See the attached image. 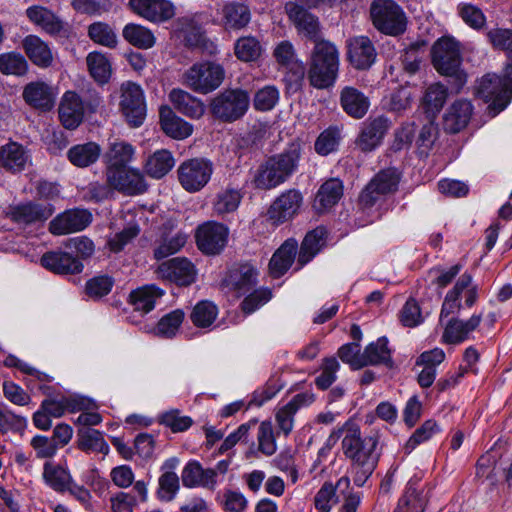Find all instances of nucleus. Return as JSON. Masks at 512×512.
<instances>
[{
	"mask_svg": "<svg viewBox=\"0 0 512 512\" xmlns=\"http://www.w3.org/2000/svg\"><path fill=\"white\" fill-rule=\"evenodd\" d=\"M400 173L395 168L379 171L360 194L359 202L363 207H372L382 197L397 191Z\"/></svg>",
	"mask_w": 512,
	"mask_h": 512,
	"instance_id": "8",
	"label": "nucleus"
},
{
	"mask_svg": "<svg viewBox=\"0 0 512 512\" xmlns=\"http://www.w3.org/2000/svg\"><path fill=\"white\" fill-rule=\"evenodd\" d=\"M177 173L181 186L187 192H198L211 179L213 164L206 159L194 158L181 163Z\"/></svg>",
	"mask_w": 512,
	"mask_h": 512,
	"instance_id": "11",
	"label": "nucleus"
},
{
	"mask_svg": "<svg viewBox=\"0 0 512 512\" xmlns=\"http://www.w3.org/2000/svg\"><path fill=\"white\" fill-rule=\"evenodd\" d=\"M165 291L155 284H147L131 291L129 295V303L134 310L141 314L151 312L156 303L164 296Z\"/></svg>",
	"mask_w": 512,
	"mask_h": 512,
	"instance_id": "30",
	"label": "nucleus"
},
{
	"mask_svg": "<svg viewBox=\"0 0 512 512\" xmlns=\"http://www.w3.org/2000/svg\"><path fill=\"white\" fill-rule=\"evenodd\" d=\"M78 447L82 451L108 454L109 445L103 434L95 429L82 428L78 431Z\"/></svg>",
	"mask_w": 512,
	"mask_h": 512,
	"instance_id": "50",
	"label": "nucleus"
},
{
	"mask_svg": "<svg viewBox=\"0 0 512 512\" xmlns=\"http://www.w3.org/2000/svg\"><path fill=\"white\" fill-rule=\"evenodd\" d=\"M41 264L56 274H77L83 270L82 262L68 252L52 251L41 257Z\"/></svg>",
	"mask_w": 512,
	"mask_h": 512,
	"instance_id": "29",
	"label": "nucleus"
},
{
	"mask_svg": "<svg viewBox=\"0 0 512 512\" xmlns=\"http://www.w3.org/2000/svg\"><path fill=\"white\" fill-rule=\"evenodd\" d=\"M222 24L226 30H240L251 20V12L247 5L229 2L222 7Z\"/></svg>",
	"mask_w": 512,
	"mask_h": 512,
	"instance_id": "38",
	"label": "nucleus"
},
{
	"mask_svg": "<svg viewBox=\"0 0 512 512\" xmlns=\"http://www.w3.org/2000/svg\"><path fill=\"white\" fill-rule=\"evenodd\" d=\"M476 94L496 113L504 110L512 99V89L502 81L501 76L488 73L484 75L476 86Z\"/></svg>",
	"mask_w": 512,
	"mask_h": 512,
	"instance_id": "10",
	"label": "nucleus"
},
{
	"mask_svg": "<svg viewBox=\"0 0 512 512\" xmlns=\"http://www.w3.org/2000/svg\"><path fill=\"white\" fill-rule=\"evenodd\" d=\"M339 71V51L327 40L317 41L314 45L309 62L307 78L316 89H327L336 82Z\"/></svg>",
	"mask_w": 512,
	"mask_h": 512,
	"instance_id": "2",
	"label": "nucleus"
},
{
	"mask_svg": "<svg viewBox=\"0 0 512 512\" xmlns=\"http://www.w3.org/2000/svg\"><path fill=\"white\" fill-rule=\"evenodd\" d=\"M88 35L95 43L115 48L117 45V35L110 25L103 22L92 23L88 28Z\"/></svg>",
	"mask_w": 512,
	"mask_h": 512,
	"instance_id": "58",
	"label": "nucleus"
},
{
	"mask_svg": "<svg viewBox=\"0 0 512 512\" xmlns=\"http://www.w3.org/2000/svg\"><path fill=\"white\" fill-rule=\"evenodd\" d=\"M86 62L90 75L96 82L105 84L109 81L112 69L110 61L104 54L91 52L87 55Z\"/></svg>",
	"mask_w": 512,
	"mask_h": 512,
	"instance_id": "51",
	"label": "nucleus"
},
{
	"mask_svg": "<svg viewBox=\"0 0 512 512\" xmlns=\"http://www.w3.org/2000/svg\"><path fill=\"white\" fill-rule=\"evenodd\" d=\"M129 5L137 15L150 22H165L175 15V7L169 0H129Z\"/></svg>",
	"mask_w": 512,
	"mask_h": 512,
	"instance_id": "22",
	"label": "nucleus"
},
{
	"mask_svg": "<svg viewBox=\"0 0 512 512\" xmlns=\"http://www.w3.org/2000/svg\"><path fill=\"white\" fill-rule=\"evenodd\" d=\"M301 152V143L295 140L282 152L268 157L255 171V187L271 190L285 183L297 171Z\"/></svg>",
	"mask_w": 512,
	"mask_h": 512,
	"instance_id": "1",
	"label": "nucleus"
},
{
	"mask_svg": "<svg viewBox=\"0 0 512 512\" xmlns=\"http://www.w3.org/2000/svg\"><path fill=\"white\" fill-rule=\"evenodd\" d=\"M365 366L384 364L392 365L391 351L388 348V339L380 337L376 342L370 343L363 352Z\"/></svg>",
	"mask_w": 512,
	"mask_h": 512,
	"instance_id": "46",
	"label": "nucleus"
},
{
	"mask_svg": "<svg viewBox=\"0 0 512 512\" xmlns=\"http://www.w3.org/2000/svg\"><path fill=\"white\" fill-rule=\"evenodd\" d=\"M341 133L338 127H329L324 130L316 139L315 151L323 156L334 152L340 142Z\"/></svg>",
	"mask_w": 512,
	"mask_h": 512,
	"instance_id": "62",
	"label": "nucleus"
},
{
	"mask_svg": "<svg viewBox=\"0 0 512 512\" xmlns=\"http://www.w3.org/2000/svg\"><path fill=\"white\" fill-rule=\"evenodd\" d=\"M100 105V98L84 100L74 91H66L61 97L58 116L65 129L75 130L83 122L87 112L93 113Z\"/></svg>",
	"mask_w": 512,
	"mask_h": 512,
	"instance_id": "6",
	"label": "nucleus"
},
{
	"mask_svg": "<svg viewBox=\"0 0 512 512\" xmlns=\"http://www.w3.org/2000/svg\"><path fill=\"white\" fill-rule=\"evenodd\" d=\"M285 10L300 34L315 43L323 40L320 39V23L315 15L296 2L286 3Z\"/></svg>",
	"mask_w": 512,
	"mask_h": 512,
	"instance_id": "20",
	"label": "nucleus"
},
{
	"mask_svg": "<svg viewBox=\"0 0 512 512\" xmlns=\"http://www.w3.org/2000/svg\"><path fill=\"white\" fill-rule=\"evenodd\" d=\"M123 37L131 45L139 49H150L156 42V38L150 29L133 23L127 24L124 27Z\"/></svg>",
	"mask_w": 512,
	"mask_h": 512,
	"instance_id": "48",
	"label": "nucleus"
},
{
	"mask_svg": "<svg viewBox=\"0 0 512 512\" xmlns=\"http://www.w3.org/2000/svg\"><path fill=\"white\" fill-rule=\"evenodd\" d=\"M482 315H472L467 321L451 318L443 332L442 339L447 344H459L468 338L480 324Z\"/></svg>",
	"mask_w": 512,
	"mask_h": 512,
	"instance_id": "32",
	"label": "nucleus"
},
{
	"mask_svg": "<svg viewBox=\"0 0 512 512\" xmlns=\"http://www.w3.org/2000/svg\"><path fill=\"white\" fill-rule=\"evenodd\" d=\"M54 88L43 81L28 83L23 90V98L27 104L41 111H49L55 104Z\"/></svg>",
	"mask_w": 512,
	"mask_h": 512,
	"instance_id": "27",
	"label": "nucleus"
},
{
	"mask_svg": "<svg viewBox=\"0 0 512 512\" xmlns=\"http://www.w3.org/2000/svg\"><path fill=\"white\" fill-rule=\"evenodd\" d=\"M343 186L338 179L326 181L318 190L316 204L323 209L334 206L342 197Z\"/></svg>",
	"mask_w": 512,
	"mask_h": 512,
	"instance_id": "54",
	"label": "nucleus"
},
{
	"mask_svg": "<svg viewBox=\"0 0 512 512\" xmlns=\"http://www.w3.org/2000/svg\"><path fill=\"white\" fill-rule=\"evenodd\" d=\"M298 243L294 239H287L273 254L270 263V274L274 278L283 276L294 262Z\"/></svg>",
	"mask_w": 512,
	"mask_h": 512,
	"instance_id": "35",
	"label": "nucleus"
},
{
	"mask_svg": "<svg viewBox=\"0 0 512 512\" xmlns=\"http://www.w3.org/2000/svg\"><path fill=\"white\" fill-rule=\"evenodd\" d=\"M179 489L180 481L178 475L174 471H165L158 479L156 495L159 500L170 502L176 497Z\"/></svg>",
	"mask_w": 512,
	"mask_h": 512,
	"instance_id": "56",
	"label": "nucleus"
},
{
	"mask_svg": "<svg viewBox=\"0 0 512 512\" xmlns=\"http://www.w3.org/2000/svg\"><path fill=\"white\" fill-rule=\"evenodd\" d=\"M242 194L239 189L227 187L219 191L213 201L214 213L219 216L233 213L241 203Z\"/></svg>",
	"mask_w": 512,
	"mask_h": 512,
	"instance_id": "47",
	"label": "nucleus"
},
{
	"mask_svg": "<svg viewBox=\"0 0 512 512\" xmlns=\"http://www.w3.org/2000/svg\"><path fill=\"white\" fill-rule=\"evenodd\" d=\"M369 11L372 24L379 32L399 36L406 31L407 17L396 1L373 0Z\"/></svg>",
	"mask_w": 512,
	"mask_h": 512,
	"instance_id": "4",
	"label": "nucleus"
},
{
	"mask_svg": "<svg viewBox=\"0 0 512 512\" xmlns=\"http://www.w3.org/2000/svg\"><path fill=\"white\" fill-rule=\"evenodd\" d=\"M472 276L470 274H462L456 281L454 287L447 292L442 304L440 319L448 317L458 312L461 308L460 296L471 284Z\"/></svg>",
	"mask_w": 512,
	"mask_h": 512,
	"instance_id": "42",
	"label": "nucleus"
},
{
	"mask_svg": "<svg viewBox=\"0 0 512 512\" xmlns=\"http://www.w3.org/2000/svg\"><path fill=\"white\" fill-rule=\"evenodd\" d=\"M31 22L40 26L49 34H58L63 29L62 21L50 10L41 6H32L26 10Z\"/></svg>",
	"mask_w": 512,
	"mask_h": 512,
	"instance_id": "43",
	"label": "nucleus"
},
{
	"mask_svg": "<svg viewBox=\"0 0 512 512\" xmlns=\"http://www.w3.org/2000/svg\"><path fill=\"white\" fill-rule=\"evenodd\" d=\"M29 151L22 144L10 141L0 147V167L9 173H20L30 163Z\"/></svg>",
	"mask_w": 512,
	"mask_h": 512,
	"instance_id": "25",
	"label": "nucleus"
},
{
	"mask_svg": "<svg viewBox=\"0 0 512 512\" xmlns=\"http://www.w3.org/2000/svg\"><path fill=\"white\" fill-rule=\"evenodd\" d=\"M258 450L265 456H272L277 450L274 429L270 421L260 423L257 432Z\"/></svg>",
	"mask_w": 512,
	"mask_h": 512,
	"instance_id": "61",
	"label": "nucleus"
},
{
	"mask_svg": "<svg viewBox=\"0 0 512 512\" xmlns=\"http://www.w3.org/2000/svg\"><path fill=\"white\" fill-rule=\"evenodd\" d=\"M303 204V195L297 189L282 192L271 204L267 215L274 224H282L293 219Z\"/></svg>",
	"mask_w": 512,
	"mask_h": 512,
	"instance_id": "15",
	"label": "nucleus"
},
{
	"mask_svg": "<svg viewBox=\"0 0 512 512\" xmlns=\"http://www.w3.org/2000/svg\"><path fill=\"white\" fill-rule=\"evenodd\" d=\"M43 478L45 483L56 492H65L73 479L67 469L51 462L44 464Z\"/></svg>",
	"mask_w": 512,
	"mask_h": 512,
	"instance_id": "45",
	"label": "nucleus"
},
{
	"mask_svg": "<svg viewBox=\"0 0 512 512\" xmlns=\"http://www.w3.org/2000/svg\"><path fill=\"white\" fill-rule=\"evenodd\" d=\"M340 105L350 117L361 119L366 115L370 103L363 92L352 86H345L340 92Z\"/></svg>",
	"mask_w": 512,
	"mask_h": 512,
	"instance_id": "33",
	"label": "nucleus"
},
{
	"mask_svg": "<svg viewBox=\"0 0 512 512\" xmlns=\"http://www.w3.org/2000/svg\"><path fill=\"white\" fill-rule=\"evenodd\" d=\"M399 320L405 327H416L420 325L424 318L421 308L415 299H408L399 312Z\"/></svg>",
	"mask_w": 512,
	"mask_h": 512,
	"instance_id": "63",
	"label": "nucleus"
},
{
	"mask_svg": "<svg viewBox=\"0 0 512 512\" xmlns=\"http://www.w3.org/2000/svg\"><path fill=\"white\" fill-rule=\"evenodd\" d=\"M219 310L211 301H199L192 309L190 319L198 328H209L216 320Z\"/></svg>",
	"mask_w": 512,
	"mask_h": 512,
	"instance_id": "53",
	"label": "nucleus"
},
{
	"mask_svg": "<svg viewBox=\"0 0 512 512\" xmlns=\"http://www.w3.org/2000/svg\"><path fill=\"white\" fill-rule=\"evenodd\" d=\"M337 502L335 487L330 482H325L314 498V504L318 512H330Z\"/></svg>",
	"mask_w": 512,
	"mask_h": 512,
	"instance_id": "64",
	"label": "nucleus"
},
{
	"mask_svg": "<svg viewBox=\"0 0 512 512\" xmlns=\"http://www.w3.org/2000/svg\"><path fill=\"white\" fill-rule=\"evenodd\" d=\"M325 234L326 232L324 228L321 227H318L306 234L298 255V269L311 261V259L320 251L325 242Z\"/></svg>",
	"mask_w": 512,
	"mask_h": 512,
	"instance_id": "44",
	"label": "nucleus"
},
{
	"mask_svg": "<svg viewBox=\"0 0 512 512\" xmlns=\"http://www.w3.org/2000/svg\"><path fill=\"white\" fill-rule=\"evenodd\" d=\"M226 285L238 296L251 292L257 284V270L250 264L234 266L225 279Z\"/></svg>",
	"mask_w": 512,
	"mask_h": 512,
	"instance_id": "28",
	"label": "nucleus"
},
{
	"mask_svg": "<svg viewBox=\"0 0 512 512\" xmlns=\"http://www.w3.org/2000/svg\"><path fill=\"white\" fill-rule=\"evenodd\" d=\"M40 389L46 395L40 407L52 418H60L66 412L84 411L90 406V401L85 397L54 392L49 386H40Z\"/></svg>",
	"mask_w": 512,
	"mask_h": 512,
	"instance_id": "9",
	"label": "nucleus"
},
{
	"mask_svg": "<svg viewBox=\"0 0 512 512\" xmlns=\"http://www.w3.org/2000/svg\"><path fill=\"white\" fill-rule=\"evenodd\" d=\"M92 221V214L86 209H70L56 216L49 223L54 235H65L84 230Z\"/></svg>",
	"mask_w": 512,
	"mask_h": 512,
	"instance_id": "18",
	"label": "nucleus"
},
{
	"mask_svg": "<svg viewBox=\"0 0 512 512\" xmlns=\"http://www.w3.org/2000/svg\"><path fill=\"white\" fill-rule=\"evenodd\" d=\"M156 273L159 278L176 283L179 286H189L196 279L194 265L188 259L180 257L162 262Z\"/></svg>",
	"mask_w": 512,
	"mask_h": 512,
	"instance_id": "17",
	"label": "nucleus"
},
{
	"mask_svg": "<svg viewBox=\"0 0 512 512\" xmlns=\"http://www.w3.org/2000/svg\"><path fill=\"white\" fill-rule=\"evenodd\" d=\"M172 32L174 37L188 48L201 47L206 41L201 24L191 16L177 18L172 24Z\"/></svg>",
	"mask_w": 512,
	"mask_h": 512,
	"instance_id": "23",
	"label": "nucleus"
},
{
	"mask_svg": "<svg viewBox=\"0 0 512 512\" xmlns=\"http://www.w3.org/2000/svg\"><path fill=\"white\" fill-rule=\"evenodd\" d=\"M175 165L172 153L166 149H160L151 154L144 165L145 172L154 179H161L167 175Z\"/></svg>",
	"mask_w": 512,
	"mask_h": 512,
	"instance_id": "39",
	"label": "nucleus"
},
{
	"mask_svg": "<svg viewBox=\"0 0 512 512\" xmlns=\"http://www.w3.org/2000/svg\"><path fill=\"white\" fill-rule=\"evenodd\" d=\"M390 128V122L386 117L378 116L368 119L356 140V146L362 152H371L381 145L384 136Z\"/></svg>",
	"mask_w": 512,
	"mask_h": 512,
	"instance_id": "21",
	"label": "nucleus"
},
{
	"mask_svg": "<svg viewBox=\"0 0 512 512\" xmlns=\"http://www.w3.org/2000/svg\"><path fill=\"white\" fill-rule=\"evenodd\" d=\"M198 248L205 254H218L227 243L228 229L225 225L214 221L200 225L196 231Z\"/></svg>",
	"mask_w": 512,
	"mask_h": 512,
	"instance_id": "16",
	"label": "nucleus"
},
{
	"mask_svg": "<svg viewBox=\"0 0 512 512\" xmlns=\"http://www.w3.org/2000/svg\"><path fill=\"white\" fill-rule=\"evenodd\" d=\"M279 90L274 85H266L257 90L253 98V106L257 111H270L278 103Z\"/></svg>",
	"mask_w": 512,
	"mask_h": 512,
	"instance_id": "60",
	"label": "nucleus"
},
{
	"mask_svg": "<svg viewBox=\"0 0 512 512\" xmlns=\"http://www.w3.org/2000/svg\"><path fill=\"white\" fill-rule=\"evenodd\" d=\"M425 505V498L419 492L417 482L410 480L395 512H424Z\"/></svg>",
	"mask_w": 512,
	"mask_h": 512,
	"instance_id": "49",
	"label": "nucleus"
},
{
	"mask_svg": "<svg viewBox=\"0 0 512 512\" xmlns=\"http://www.w3.org/2000/svg\"><path fill=\"white\" fill-rule=\"evenodd\" d=\"M250 98L241 89H227L215 96L210 103L214 117L224 122H234L247 112Z\"/></svg>",
	"mask_w": 512,
	"mask_h": 512,
	"instance_id": "7",
	"label": "nucleus"
},
{
	"mask_svg": "<svg viewBox=\"0 0 512 512\" xmlns=\"http://www.w3.org/2000/svg\"><path fill=\"white\" fill-rule=\"evenodd\" d=\"M184 320V312L180 309L164 315L156 326L157 335L172 338L177 333Z\"/></svg>",
	"mask_w": 512,
	"mask_h": 512,
	"instance_id": "59",
	"label": "nucleus"
},
{
	"mask_svg": "<svg viewBox=\"0 0 512 512\" xmlns=\"http://www.w3.org/2000/svg\"><path fill=\"white\" fill-rule=\"evenodd\" d=\"M159 122L163 132L173 139H185L193 132L192 125L177 116L168 106L160 108Z\"/></svg>",
	"mask_w": 512,
	"mask_h": 512,
	"instance_id": "31",
	"label": "nucleus"
},
{
	"mask_svg": "<svg viewBox=\"0 0 512 512\" xmlns=\"http://www.w3.org/2000/svg\"><path fill=\"white\" fill-rule=\"evenodd\" d=\"M473 112L470 101H455L444 116V128L450 133H458L467 126Z\"/></svg>",
	"mask_w": 512,
	"mask_h": 512,
	"instance_id": "34",
	"label": "nucleus"
},
{
	"mask_svg": "<svg viewBox=\"0 0 512 512\" xmlns=\"http://www.w3.org/2000/svg\"><path fill=\"white\" fill-rule=\"evenodd\" d=\"M106 177L110 187L125 195H138L147 190L143 174L129 166L106 171Z\"/></svg>",
	"mask_w": 512,
	"mask_h": 512,
	"instance_id": "14",
	"label": "nucleus"
},
{
	"mask_svg": "<svg viewBox=\"0 0 512 512\" xmlns=\"http://www.w3.org/2000/svg\"><path fill=\"white\" fill-rule=\"evenodd\" d=\"M169 99L175 109L187 117L199 119L205 112L204 103L182 89H173L169 93Z\"/></svg>",
	"mask_w": 512,
	"mask_h": 512,
	"instance_id": "37",
	"label": "nucleus"
},
{
	"mask_svg": "<svg viewBox=\"0 0 512 512\" xmlns=\"http://www.w3.org/2000/svg\"><path fill=\"white\" fill-rule=\"evenodd\" d=\"M432 64L444 76L455 77L458 86L466 82V74L460 70L462 56L460 43L451 36H443L431 48Z\"/></svg>",
	"mask_w": 512,
	"mask_h": 512,
	"instance_id": "3",
	"label": "nucleus"
},
{
	"mask_svg": "<svg viewBox=\"0 0 512 512\" xmlns=\"http://www.w3.org/2000/svg\"><path fill=\"white\" fill-rule=\"evenodd\" d=\"M234 54L242 62L256 61L262 54V46L254 36H243L234 43Z\"/></svg>",
	"mask_w": 512,
	"mask_h": 512,
	"instance_id": "52",
	"label": "nucleus"
},
{
	"mask_svg": "<svg viewBox=\"0 0 512 512\" xmlns=\"http://www.w3.org/2000/svg\"><path fill=\"white\" fill-rule=\"evenodd\" d=\"M120 109L132 127H139L146 116V104L142 88L131 81L121 84Z\"/></svg>",
	"mask_w": 512,
	"mask_h": 512,
	"instance_id": "12",
	"label": "nucleus"
},
{
	"mask_svg": "<svg viewBox=\"0 0 512 512\" xmlns=\"http://www.w3.org/2000/svg\"><path fill=\"white\" fill-rule=\"evenodd\" d=\"M53 212L54 208L49 203L28 201L10 207L8 215L18 224L29 225L45 222Z\"/></svg>",
	"mask_w": 512,
	"mask_h": 512,
	"instance_id": "19",
	"label": "nucleus"
},
{
	"mask_svg": "<svg viewBox=\"0 0 512 512\" xmlns=\"http://www.w3.org/2000/svg\"><path fill=\"white\" fill-rule=\"evenodd\" d=\"M181 480L185 487H203L209 490H215L217 486L216 471L208 468L204 469L198 461L191 460L183 468Z\"/></svg>",
	"mask_w": 512,
	"mask_h": 512,
	"instance_id": "26",
	"label": "nucleus"
},
{
	"mask_svg": "<svg viewBox=\"0 0 512 512\" xmlns=\"http://www.w3.org/2000/svg\"><path fill=\"white\" fill-rule=\"evenodd\" d=\"M225 70L219 63L203 61L194 63L183 74V83L192 91L208 94L224 81Z\"/></svg>",
	"mask_w": 512,
	"mask_h": 512,
	"instance_id": "5",
	"label": "nucleus"
},
{
	"mask_svg": "<svg viewBox=\"0 0 512 512\" xmlns=\"http://www.w3.org/2000/svg\"><path fill=\"white\" fill-rule=\"evenodd\" d=\"M23 48L29 59L39 67L51 65L53 56L49 46L38 36L28 35L23 40Z\"/></svg>",
	"mask_w": 512,
	"mask_h": 512,
	"instance_id": "40",
	"label": "nucleus"
},
{
	"mask_svg": "<svg viewBox=\"0 0 512 512\" xmlns=\"http://www.w3.org/2000/svg\"><path fill=\"white\" fill-rule=\"evenodd\" d=\"M348 59L353 67L365 70L372 66L377 57L374 44L367 36L352 37L347 41Z\"/></svg>",
	"mask_w": 512,
	"mask_h": 512,
	"instance_id": "24",
	"label": "nucleus"
},
{
	"mask_svg": "<svg viewBox=\"0 0 512 512\" xmlns=\"http://www.w3.org/2000/svg\"><path fill=\"white\" fill-rule=\"evenodd\" d=\"M448 97V88L440 82L430 84L424 93L423 104L428 111L438 113Z\"/></svg>",
	"mask_w": 512,
	"mask_h": 512,
	"instance_id": "55",
	"label": "nucleus"
},
{
	"mask_svg": "<svg viewBox=\"0 0 512 512\" xmlns=\"http://www.w3.org/2000/svg\"><path fill=\"white\" fill-rule=\"evenodd\" d=\"M28 70V63L23 55L9 52L0 55V71L5 75L22 76Z\"/></svg>",
	"mask_w": 512,
	"mask_h": 512,
	"instance_id": "57",
	"label": "nucleus"
},
{
	"mask_svg": "<svg viewBox=\"0 0 512 512\" xmlns=\"http://www.w3.org/2000/svg\"><path fill=\"white\" fill-rule=\"evenodd\" d=\"M135 147L130 143L116 139L109 143L104 155L107 163V171L123 168L129 165L134 159Z\"/></svg>",
	"mask_w": 512,
	"mask_h": 512,
	"instance_id": "36",
	"label": "nucleus"
},
{
	"mask_svg": "<svg viewBox=\"0 0 512 512\" xmlns=\"http://www.w3.org/2000/svg\"><path fill=\"white\" fill-rule=\"evenodd\" d=\"M101 148L95 142H87L72 146L67 158L76 167L85 168L94 164L100 157Z\"/></svg>",
	"mask_w": 512,
	"mask_h": 512,
	"instance_id": "41",
	"label": "nucleus"
},
{
	"mask_svg": "<svg viewBox=\"0 0 512 512\" xmlns=\"http://www.w3.org/2000/svg\"><path fill=\"white\" fill-rule=\"evenodd\" d=\"M377 439L372 436L361 437L359 429L347 431L342 440V449L346 457L352 460L353 464H361L367 460L378 462L379 455L376 452Z\"/></svg>",
	"mask_w": 512,
	"mask_h": 512,
	"instance_id": "13",
	"label": "nucleus"
}]
</instances>
